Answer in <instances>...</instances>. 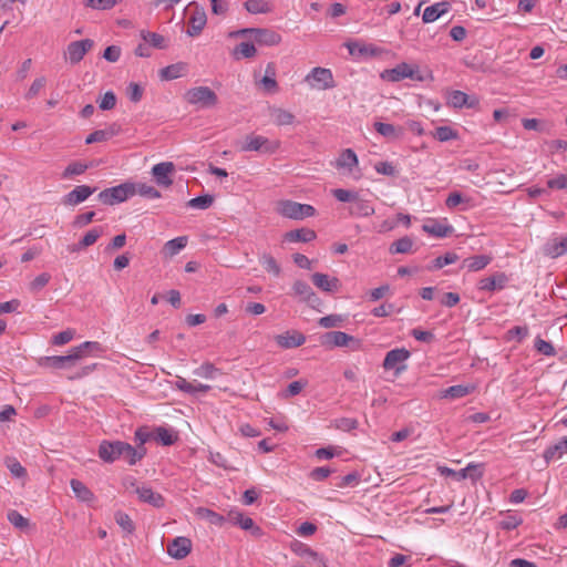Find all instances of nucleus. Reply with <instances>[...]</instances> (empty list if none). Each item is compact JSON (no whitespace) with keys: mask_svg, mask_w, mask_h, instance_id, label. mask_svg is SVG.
I'll list each match as a JSON object with an SVG mask.
<instances>
[{"mask_svg":"<svg viewBox=\"0 0 567 567\" xmlns=\"http://www.w3.org/2000/svg\"><path fill=\"white\" fill-rule=\"evenodd\" d=\"M433 80V75L431 72L425 76L421 74L417 65H412L405 62H402L394 66L393 69H386L381 73V79L390 82H399L404 79H411L413 81L423 82L426 79Z\"/></svg>","mask_w":567,"mask_h":567,"instance_id":"obj_1","label":"nucleus"},{"mask_svg":"<svg viewBox=\"0 0 567 567\" xmlns=\"http://www.w3.org/2000/svg\"><path fill=\"white\" fill-rule=\"evenodd\" d=\"M277 212L281 216L295 220L313 217L317 213L316 208L309 204H301L289 199L280 200L277 206Z\"/></svg>","mask_w":567,"mask_h":567,"instance_id":"obj_2","label":"nucleus"},{"mask_svg":"<svg viewBox=\"0 0 567 567\" xmlns=\"http://www.w3.org/2000/svg\"><path fill=\"white\" fill-rule=\"evenodd\" d=\"M136 194V186L134 183H123L117 186L102 190L97 198L105 205L113 206L118 203L125 202L127 198Z\"/></svg>","mask_w":567,"mask_h":567,"instance_id":"obj_3","label":"nucleus"},{"mask_svg":"<svg viewBox=\"0 0 567 567\" xmlns=\"http://www.w3.org/2000/svg\"><path fill=\"white\" fill-rule=\"evenodd\" d=\"M320 344L327 349L350 348L352 351L361 349V341L342 331L326 332L320 337Z\"/></svg>","mask_w":567,"mask_h":567,"instance_id":"obj_4","label":"nucleus"},{"mask_svg":"<svg viewBox=\"0 0 567 567\" xmlns=\"http://www.w3.org/2000/svg\"><path fill=\"white\" fill-rule=\"evenodd\" d=\"M280 147L278 140H269L261 135L249 134L245 138V143L241 145L240 151L243 152H259L264 154H274Z\"/></svg>","mask_w":567,"mask_h":567,"instance_id":"obj_5","label":"nucleus"},{"mask_svg":"<svg viewBox=\"0 0 567 567\" xmlns=\"http://www.w3.org/2000/svg\"><path fill=\"white\" fill-rule=\"evenodd\" d=\"M185 100L193 105L202 109L214 107L218 103L217 94L208 86H197L189 89L185 93Z\"/></svg>","mask_w":567,"mask_h":567,"instance_id":"obj_6","label":"nucleus"},{"mask_svg":"<svg viewBox=\"0 0 567 567\" xmlns=\"http://www.w3.org/2000/svg\"><path fill=\"white\" fill-rule=\"evenodd\" d=\"M305 81L309 83L311 87L318 90H329L336 85L332 72L329 69L320 66L313 68L306 76Z\"/></svg>","mask_w":567,"mask_h":567,"instance_id":"obj_7","label":"nucleus"},{"mask_svg":"<svg viewBox=\"0 0 567 567\" xmlns=\"http://www.w3.org/2000/svg\"><path fill=\"white\" fill-rule=\"evenodd\" d=\"M411 353L405 348H396L385 354L383 368L385 370H395L399 375L406 370L405 361L410 358Z\"/></svg>","mask_w":567,"mask_h":567,"instance_id":"obj_8","label":"nucleus"},{"mask_svg":"<svg viewBox=\"0 0 567 567\" xmlns=\"http://www.w3.org/2000/svg\"><path fill=\"white\" fill-rule=\"evenodd\" d=\"M439 471L444 476H451L456 481H462L466 478H471L472 481H477L483 476V470L481 464H468L465 468L461 471H454L446 466L439 467Z\"/></svg>","mask_w":567,"mask_h":567,"instance_id":"obj_9","label":"nucleus"},{"mask_svg":"<svg viewBox=\"0 0 567 567\" xmlns=\"http://www.w3.org/2000/svg\"><path fill=\"white\" fill-rule=\"evenodd\" d=\"M175 171L173 162H162L152 167V175L158 186L167 188L174 183L173 175Z\"/></svg>","mask_w":567,"mask_h":567,"instance_id":"obj_10","label":"nucleus"},{"mask_svg":"<svg viewBox=\"0 0 567 567\" xmlns=\"http://www.w3.org/2000/svg\"><path fill=\"white\" fill-rule=\"evenodd\" d=\"M187 8L194 9L189 18L187 34L189 37H197L200 34L207 22L205 9L195 1L190 2Z\"/></svg>","mask_w":567,"mask_h":567,"instance_id":"obj_11","label":"nucleus"},{"mask_svg":"<svg viewBox=\"0 0 567 567\" xmlns=\"http://www.w3.org/2000/svg\"><path fill=\"white\" fill-rule=\"evenodd\" d=\"M93 45L94 42L91 39H84L69 43L65 51L69 62L71 64L79 63L84 58L86 52L93 48Z\"/></svg>","mask_w":567,"mask_h":567,"instance_id":"obj_12","label":"nucleus"},{"mask_svg":"<svg viewBox=\"0 0 567 567\" xmlns=\"http://www.w3.org/2000/svg\"><path fill=\"white\" fill-rule=\"evenodd\" d=\"M227 520L239 526L244 530H249L255 537H261L264 535L262 529L257 526L250 517L245 516L239 511H230L228 513Z\"/></svg>","mask_w":567,"mask_h":567,"instance_id":"obj_13","label":"nucleus"},{"mask_svg":"<svg viewBox=\"0 0 567 567\" xmlns=\"http://www.w3.org/2000/svg\"><path fill=\"white\" fill-rule=\"evenodd\" d=\"M122 441H102L99 445V456L105 463H113L121 458Z\"/></svg>","mask_w":567,"mask_h":567,"instance_id":"obj_14","label":"nucleus"},{"mask_svg":"<svg viewBox=\"0 0 567 567\" xmlns=\"http://www.w3.org/2000/svg\"><path fill=\"white\" fill-rule=\"evenodd\" d=\"M192 550V540L187 537L179 536L174 538L167 545V553L175 559L185 558Z\"/></svg>","mask_w":567,"mask_h":567,"instance_id":"obj_15","label":"nucleus"},{"mask_svg":"<svg viewBox=\"0 0 567 567\" xmlns=\"http://www.w3.org/2000/svg\"><path fill=\"white\" fill-rule=\"evenodd\" d=\"M277 344L284 349H292L302 346L306 337L297 330H289L275 337Z\"/></svg>","mask_w":567,"mask_h":567,"instance_id":"obj_16","label":"nucleus"},{"mask_svg":"<svg viewBox=\"0 0 567 567\" xmlns=\"http://www.w3.org/2000/svg\"><path fill=\"white\" fill-rule=\"evenodd\" d=\"M95 187H90L87 185L76 186L63 197V204L76 206L87 199L93 193H95Z\"/></svg>","mask_w":567,"mask_h":567,"instance_id":"obj_17","label":"nucleus"},{"mask_svg":"<svg viewBox=\"0 0 567 567\" xmlns=\"http://www.w3.org/2000/svg\"><path fill=\"white\" fill-rule=\"evenodd\" d=\"M311 280L317 288L326 292H334L340 288V281L337 277H330L322 272H315Z\"/></svg>","mask_w":567,"mask_h":567,"instance_id":"obj_18","label":"nucleus"},{"mask_svg":"<svg viewBox=\"0 0 567 567\" xmlns=\"http://www.w3.org/2000/svg\"><path fill=\"white\" fill-rule=\"evenodd\" d=\"M135 494H137L141 502L147 503L156 508H161L165 505V499L162 494L154 492L151 487H136Z\"/></svg>","mask_w":567,"mask_h":567,"instance_id":"obj_19","label":"nucleus"},{"mask_svg":"<svg viewBox=\"0 0 567 567\" xmlns=\"http://www.w3.org/2000/svg\"><path fill=\"white\" fill-rule=\"evenodd\" d=\"M447 104L455 109H461L463 106L472 109L478 104V99L471 97L463 91L455 90L449 94Z\"/></svg>","mask_w":567,"mask_h":567,"instance_id":"obj_20","label":"nucleus"},{"mask_svg":"<svg viewBox=\"0 0 567 567\" xmlns=\"http://www.w3.org/2000/svg\"><path fill=\"white\" fill-rule=\"evenodd\" d=\"M43 364L54 369L71 368L76 363V354L73 353L72 349L66 355H52L42 359Z\"/></svg>","mask_w":567,"mask_h":567,"instance_id":"obj_21","label":"nucleus"},{"mask_svg":"<svg viewBox=\"0 0 567 567\" xmlns=\"http://www.w3.org/2000/svg\"><path fill=\"white\" fill-rule=\"evenodd\" d=\"M507 277L503 272H496L489 277L482 278L478 281V289L484 291L499 290L505 287Z\"/></svg>","mask_w":567,"mask_h":567,"instance_id":"obj_22","label":"nucleus"},{"mask_svg":"<svg viewBox=\"0 0 567 567\" xmlns=\"http://www.w3.org/2000/svg\"><path fill=\"white\" fill-rule=\"evenodd\" d=\"M254 40L260 45H277L281 42V35L274 30L256 28Z\"/></svg>","mask_w":567,"mask_h":567,"instance_id":"obj_23","label":"nucleus"},{"mask_svg":"<svg viewBox=\"0 0 567 567\" xmlns=\"http://www.w3.org/2000/svg\"><path fill=\"white\" fill-rule=\"evenodd\" d=\"M122 454L123 457L130 465H135L146 455L145 446H132L131 444L122 441Z\"/></svg>","mask_w":567,"mask_h":567,"instance_id":"obj_24","label":"nucleus"},{"mask_svg":"<svg viewBox=\"0 0 567 567\" xmlns=\"http://www.w3.org/2000/svg\"><path fill=\"white\" fill-rule=\"evenodd\" d=\"M451 9V3L449 1L436 2L427 8H425L423 12L422 20L425 23L436 21L441 16L449 12Z\"/></svg>","mask_w":567,"mask_h":567,"instance_id":"obj_25","label":"nucleus"},{"mask_svg":"<svg viewBox=\"0 0 567 567\" xmlns=\"http://www.w3.org/2000/svg\"><path fill=\"white\" fill-rule=\"evenodd\" d=\"M121 128L117 124H111L107 128L96 130L87 135L85 138L86 144H93L97 142H105L111 137L117 135Z\"/></svg>","mask_w":567,"mask_h":567,"instance_id":"obj_26","label":"nucleus"},{"mask_svg":"<svg viewBox=\"0 0 567 567\" xmlns=\"http://www.w3.org/2000/svg\"><path fill=\"white\" fill-rule=\"evenodd\" d=\"M317 234L310 228H299L289 230L284 235V239L289 243H309L316 239Z\"/></svg>","mask_w":567,"mask_h":567,"instance_id":"obj_27","label":"nucleus"},{"mask_svg":"<svg viewBox=\"0 0 567 567\" xmlns=\"http://www.w3.org/2000/svg\"><path fill=\"white\" fill-rule=\"evenodd\" d=\"M374 130L388 140L395 141L403 136L404 130L393 124L375 122L373 124Z\"/></svg>","mask_w":567,"mask_h":567,"instance_id":"obj_28","label":"nucleus"},{"mask_svg":"<svg viewBox=\"0 0 567 567\" xmlns=\"http://www.w3.org/2000/svg\"><path fill=\"white\" fill-rule=\"evenodd\" d=\"M349 213L350 215L357 217H369L374 214V207L370 204L369 200L362 199L358 196L350 206Z\"/></svg>","mask_w":567,"mask_h":567,"instance_id":"obj_29","label":"nucleus"},{"mask_svg":"<svg viewBox=\"0 0 567 567\" xmlns=\"http://www.w3.org/2000/svg\"><path fill=\"white\" fill-rule=\"evenodd\" d=\"M270 116L278 126L291 125L295 122V115L280 107H271Z\"/></svg>","mask_w":567,"mask_h":567,"instance_id":"obj_30","label":"nucleus"},{"mask_svg":"<svg viewBox=\"0 0 567 567\" xmlns=\"http://www.w3.org/2000/svg\"><path fill=\"white\" fill-rule=\"evenodd\" d=\"M70 485H71L73 493L81 502L89 503L94 499V494L81 481L73 478V480H71Z\"/></svg>","mask_w":567,"mask_h":567,"instance_id":"obj_31","label":"nucleus"},{"mask_svg":"<svg viewBox=\"0 0 567 567\" xmlns=\"http://www.w3.org/2000/svg\"><path fill=\"white\" fill-rule=\"evenodd\" d=\"M186 69H187V65L185 63H175V64H171L166 68H163L161 71H159V75H161V79L162 80H175V79H178L181 76H183L186 72Z\"/></svg>","mask_w":567,"mask_h":567,"instance_id":"obj_32","label":"nucleus"},{"mask_svg":"<svg viewBox=\"0 0 567 567\" xmlns=\"http://www.w3.org/2000/svg\"><path fill=\"white\" fill-rule=\"evenodd\" d=\"M101 235H102L101 227L92 228L82 237V239L76 245H74L71 248V251H78L80 249H84V248L92 246L93 244L96 243V240L100 238Z\"/></svg>","mask_w":567,"mask_h":567,"instance_id":"obj_33","label":"nucleus"},{"mask_svg":"<svg viewBox=\"0 0 567 567\" xmlns=\"http://www.w3.org/2000/svg\"><path fill=\"white\" fill-rule=\"evenodd\" d=\"M423 230L432 236L443 238L453 231L452 226L443 225L436 220H431L429 224L423 225Z\"/></svg>","mask_w":567,"mask_h":567,"instance_id":"obj_34","label":"nucleus"},{"mask_svg":"<svg viewBox=\"0 0 567 567\" xmlns=\"http://www.w3.org/2000/svg\"><path fill=\"white\" fill-rule=\"evenodd\" d=\"M492 258L486 255H477L473 257H468L463 260V268H467L471 271H478L483 268H485L489 262Z\"/></svg>","mask_w":567,"mask_h":567,"instance_id":"obj_35","label":"nucleus"},{"mask_svg":"<svg viewBox=\"0 0 567 567\" xmlns=\"http://www.w3.org/2000/svg\"><path fill=\"white\" fill-rule=\"evenodd\" d=\"M545 255L557 258L565 252H567V236L561 238L560 240H554L553 243H548L544 247Z\"/></svg>","mask_w":567,"mask_h":567,"instance_id":"obj_36","label":"nucleus"},{"mask_svg":"<svg viewBox=\"0 0 567 567\" xmlns=\"http://www.w3.org/2000/svg\"><path fill=\"white\" fill-rule=\"evenodd\" d=\"M412 247H413L412 238L409 236H403L390 245L389 252L391 255L410 254V252H412Z\"/></svg>","mask_w":567,"mask_h":567,"instance_id":"obj_37","label":"nucleus"},{"mask_svg":"<svg viewBox=\"0 0 567 567\" xmlns=\"http://www.w3.org/2000/svg\"><path fill=\"white\" fill-rule=\"evenodd\" d=\"M103 350L102 346L96 341H85L78 347L72 348L74 354H76V360L86 357L89 353L101 352Z\"/></svg>","mask_w":567,"mask_h":567,"instance_id":"obj_38","label":"nucleus"},{"mask_svg":"<svg viewBox=\"0 0 567 567\" xmlns=\"http://www.w3.org/2000/svg\"><path fill=\"white\" fill-rule=\"evenodd\" d=\"M473 390H474V386L462 385V384L452 385V386L445 389L444 391H442V398L451 399V400L460 399V398L466 396Z\"/></svg>","mask_w":567,"mask_h":567,"instance_id":"obj_39","label":"nucleus"},{"mask_svg":"<svg viewBox=\"0 0 567 567\" xmlns=\"http://www.w3.org/2000/svg\"><path fill=\"white\" fill-rule=\"evenodd\" d=\"M346 45L349 53L354 56L375 55L378 53V49L373 45H364L358 42H348Z\"/></svg>","mask_w":567,"mask_h":567,"instance_id":"obj_40","label":"nucleus"},{"mask_svg":"<svg viewBox=\"0 0 567 567\" xmlns=\"http://www.w3.org/2000/svg\"><path fill=\"white\" fill-rule=\"evenodd\" d=\"M196 514L200 518L208 520L212 525L215 526H223L224 523L227 520V518H225L224 516L206 507H198L196 509Z\"/></svg>","mask_w":567,"mask_h":567,"instance_id":"obj_41","label":"nucleus"},{"mask_svg":"<svg viewBox=\"0 0 567 567\" xmlns=\"http://www.w3.org/2000/svg\"><path fill=\"white\" fill-rule=\"evenodd\" d=\"M256 48L252 43L250 42H240L239 44H237L234 49V52H233V55L236 60H239V59H250V58H254L256 55Z\"/></svg>","mask_w":567,"mask_h":567,"instance_id":"obj_42","label":"nucleus"},{"mask_svg":"<svg viewBox=\"0 0 567 567\" xmlns=\"http://www.w3.org/2000/svg\"><path fill=\"white\" fill-rule=\"evenodd\" d=\"M245 9L252 14L268 13L271 11V6L265 0H247L244 3Z\"/></svg>","mask_w":567,"mask_h":567,"instance_id":"obj_43","label":"nucleus"},{"mask_svg":"<svg viewBox=\"0 0 567 567\" xmlns=\"http://www.w3.org/2000/svg\"><path fill=\"white\" fill-rule=\"evenodd\" d=\"M187 245V237L181 236L174 239L168 240L165 246L164 250L169 256L177 255L185 246Z\"/></svg>","mask_w":567,"mask_h":567,"instance_id":"obj_44","label":"nucleus"},{"mask_svg":"<svg viewBox=\"0 0 567 567\" xmlns=\"http://www.w3.org/2000/svg\"><path fill=\"white\" fill-rule=\"evenodd\" d=\"M141 38L146 43H150L152 47H154L156 49H164L166 47L165 38L156 32H150V31L142 30Z\"/></svg>","mask_w":567,"mask_h":567,"instance_id":"obj_45","label":"nucleus"},{"mask_svg":"<svg viewBox=\"0 0 567 567\" xmlns=\"http://www.w3.org/2000/svg\"><path fill=\"white\" fill-rule=\"evenodd\" d=\"M339 167L352 168L358 164V157L351 148L344 150L337 162Z\"/></svg>","mask_w":567,"mask_h":567,"instance_id":"obj_46","label":"nucleus"},{"mask_svg":"<svg viewBox=\"0 0 567 567\" xmlns=\"http://www.w3.org/2000/svg\"><path fill=\"white\" fill-rule=\"evenodd\" d=\"M440 142H447L457 137V132L450 126H439L432 134Z\"/></svg>","mask_w":567,"mask_h":567,"instance_id":"obj_47","label":"nucleus"},{"mask_svg":"<svg viewBox=\"0 0 567 567\" xmlns=\"http://www.w3.org/2000/svg\"><path fill=\"white\" fill-rule=\"evenodd\" d=\"M260 262L268 272H271L276 277L280 275L281 268L271 255L264 254L260 257Z\"/></svg>","mask_w":567,"mask_h":567,"instance_id":"obj_48","label":"nucleus"},{"mask_svg":"<svg viewBox=\"0 0 567 567\" xmlns=\"http://www.w3.org/2000/svg\"><path fill=\"white\" fill-rule=\"evenodd\" d=\"M214 203V196L206 194L192 198L187 204L189 207L197 209H207Z\"/></svg>","mask_w":567,"mask_h":567,"instance_id":"obj_49","label":"nucleus"},{"mask_svg":"<svg viewBox=\"0 0 567 567\" xmlns=\"http://www.w3.org/2000/svg\"><path fill=\"white\" fill-rule=\"evenodd\" d=\"M217 373H220L219 369H217L210 362H205L199 368L194 370V374L205 379H214Z\"/></svg>","mask_w":567,"mask_h":567,"instance_id":"obj_50","label":"nucleus"},{"mask_svg":"<svg viewBox=\"0 0 567 567\" xmlns=\"http://www.w3.org/2000/svg\"><path fill=\"white\" fill-rule=\"evenodd\" d=\"M89 168L87 164L81 162L70 163L62 173L63 178H69L74 175H81Z\"/></svg>","mask_w":567,"mask_h":567,"instance_id":"obj_51","label":"nucleus"},{"mask_svg":"<svg viewBox=\"0 0 567 567\" xmlns=\"http://www.w3.org/2000/svg\"><path fill=\"white\" fill-rule=\"evenodd\" d=\"M291 550L299 556H310L313 559L319 558V554L317 551L312 550L308 545L298 540H295L291 544Z\"/></svg>","mask_w":567,"mask_h":567,"instance_id":"obj_52","label":"nucleus"},{"mask_svg":"<svg viewBox=\"0 0 567 567\" xmlns=\"http://www.w3.org/2000/svg\"><path fill=\"white\" fill-rule=\"evenodd\" d=\"M115 522L128 534H132L135 530V525L126 513L116 512Z\"/></svg>","mask_w":567,"mask_h":567,"instance_id":"obj_53","label":"nucleus"},{"mask_svg":"<svg viewBox=\"0 0 567 567\" xmlns=\"http://www.w3.org/2000/svg\"><path fill=\"white\" fill-rule=\"evenodd\" d=\"M344 319L341 315H329L319 319V326L326 329L341 327Z\"/></svg>","mask_w":567,"mask_h":567,"instance_id":"obj_54","label":"nucleus"},{"mask_svg":"<svg viewBox=\"0 0 567 567\" xmlns=\"http://www.w3.org/2000/svg\"><path fill=\"white\" fill-rule=\"evenodd\" d=\"M7 517L8 520L19 529H23L29 526V519L23 517L18 511H9Z\"/></svg>","mask_w":567,"mask_h":567,"instance_id":"obj_55","label":"nucleus"},{"mask_svg":"<svg viewBox=\"0 0 567 567\" xmlns=\"http://www.w3.org/2000/svg\"><path fill=\"white\" fill-rule=\"evenodd\" d=\"M75 336L74 329H66L64 331H61L52 337L51 343L53 346H63L70 342Z\"/></svg>","mask_w":567,"mask_h":567,"instance_id":"obj_56","label":"nucleus"},{"mask_svg":"<svg viewBox=\"0 0 567 567\" xmlns=\"http://www.w3.org/2000/svg\"><path fill=\"white\" fill-rule=\"evenodd\" d=\"M51 276L48 272H42L39 276H37L31 282H30V290L34 293L42 290L50 281Z\"/></svg>","mask_w":567,"mask_h":567,"instance_id":"obj_57","label":"nucleus"},{"mask_svg":"<svg viewBox=\"0 0 567 567\" xmlns=\"http://www.w3.org/2000/svg\"><path fill=\"white\" fill-rule=\"evenodd\" d=\"M136 186V194H140L143 197L147 198H159L161 192L157 190L155 187L147 185L145 183L135 184Z\"/></svg>","mask_w":567,"mask_h":567,"instance_id":"obj_58","label":"nucleus"},{"mask_svg":"<svg viewBox=\"0 0 567 567\" xmlns=\"http://www.w3.org/2000/svg\"><path fill=\"white\" fill-rule=\"evenodd\" d=\"M156 440L159 441L163 445L168 446L175 443L177 436L165 427H157Z\"/></svg>","mask_w":567,"mask_h":567,"instance_id":"obj_59","label":"nucleus"},{"mask_svg":"<svg viewBox=\"0 0 567 567\" xmlns=\"http://www.w3.org/2000/svg\"><path fill=\"white\" fill-rule=\"evenodd\" d=\"M332 195L336 199L342 203H353L354 199H357V197L359 196L358 193L343 188L333 189Z\"/></svg>","mask_w":567,"mask_h":567,"instance_id":"obj_60","label":"nucleus"},{"mask_svg":"<svg viewBox=\"0 0 567 567\" xmlns=\"http://www.w3.org/2000/svg\"><path fill=\"white\" fill-rule=\"evenodd\" d=\"M458 259V256L455 252H446L443 256H439L433 260L432 268L441 269L446 265L454 264Z\"/></svg>","mask_w":567,"mask_h":567,"instance_id":"obj_61","label":"nucleus"},{"mask_svg":"<svg viewBox=\"0 0 567 567\" xmlns=\"http://www.w3.org/2000/svg\"><path fill=\"white\" fill-rule=\"evenodd\" d=\"M292 290L295 295L299 296L302 301L309 296H311V292L313 291L312 288L302 280H296L292 286Z\"/></svg>","mask_w":567,"mask_h":567,"instance_id":"obj_62","label":"nucleus"},{"mask_svg":"<svg viewBox=\"0 0 567 567\" xmlns=\"http://www.w3.org/2000/svg\"><path fill=\"white\" fill-rule=\"evenodd\" d=\"M534 347L536 348V350L539 353H542L544 355L553 357L556 354L554 346L550 342H547L539 337L536 338V340L534 342Z\"/></svg>","mask_w":567,"mask_h":567,"instance_id":"obj_63","label":"nucleus"},{"mask_svg":"<svg viewBox=\"0 0 567 567\" xmlns=\"http://www.w3.org/2000/svg\"><path fill=\"white\" fill-rule=\"evenodd\" d=\"M47 83V79L44 76H40V78H37L31 86L29 87L28 92L25 93L24 97L27 100H31L33 97H35L39 92L44 87Z\"/></svg>","mask_w":567,"mask_h":567,"instance_id":"obj_64","label":"nucleus"}]
</instances>
